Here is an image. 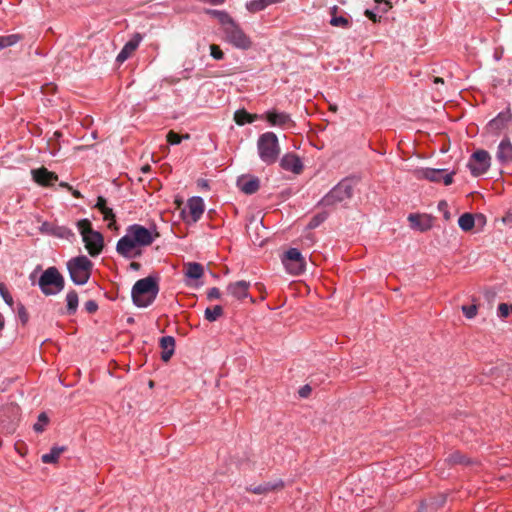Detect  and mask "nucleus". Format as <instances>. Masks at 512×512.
Wrapping results in <instances>:
<instances>
[{
  "mask_svg": "<svg viewBox=\"0 0 512 512\" xmlns=\"http://www.w3.org/2000/svg\"><path fill=\"white\" fill-rule=\"evenodd\" d=\"M214 15L221 24L223 39L226 42L241 50H248L252 47L250 37L246 35L240 25L236 23L226 12L214 11Z\"/></svg>",
  "mask_w": 512,
  "mask_h": 512,
  "instance_id": "1",
  "label": "nucleus"
},
{
  "mask_svg": "<svg viewBox=\"0 0 512 512\" xmlns=\"http://www.w3.org/2000/svg\"><path fill=\"white\" fill-rule=\"evenodd\" d=\"M158 292L159 286L153 277L140 279L132 288L133 303L138 307H147L156 299Z\"/></svg>",
  "mask_w": 512,
  "mask_h": 512,
  "instance_id": "2",
  "label": "nucleus"
},
{
  "mask_svg": "<svg viewBox=\"0 0 512 512\" xmlns=\"http://www.w3.org/2000/svg\"><path fill=\"white\" fill-rule=\"evenodd\" d=\"M77 227L89 255L92 257L98 256L104 247V239L102 234L93 230L92 224L88 219L79 220L77 222Z\"/></svg>",
  "mask_w": 512,
  "mask_h": 512,
  "instance_id": "3",
  "label": "nucleus"
},
{
  "mask_svg": "<svg viewBox=\"0 0 512 512\" xmlns=\"http://www.w3.org/2000/svg\"><path fill=\"white\" fill-rule=\"evenodd\" d=\"M257 149L260 159L267 165L275 163L280 154L278 138L273 132H266L259 136Z\"/></svg>",
  "mask_w": 512,
  "mask_h": 512,
  "instance_id": "4",
  "label": "nucleus"
},
{
  "mask_svg": "<svg viewBox=\"0 0 512 512\" xmlns=\"http://www.w3.org/2000/svg\"><path fill=\"white\" fill-rule=\"evenodd\" d=\"M38 285L44 295L51 296L58 294L64 289L65 280L59 270L52 266L41 274Z\"/></svg>",
  "mask_w": 512,
  "mask_h": 512,
  "instance_id": "5",
  "label": "nucleus"
},
{
  "mask_svg": "<svg viewBox=\"0 0 512 512\" xmlns=\"http://www.w3.org/2000/svg\"><path fill=\"white\" fill-rule=\"evenodd\" d=\"M71 280L77 285H84L88 282L93 263L86 256L72 258L67 263Z\"/></svg>",
  "mask_w": 512,
  "mask_h": 512,
  "instance_id": "6",
  "label": "nucleus"
},
{
  "mask_svg": "<svg viewBox=\"0 0 512 512\" xmlns=\"http://www.w3.org/2000/svg\"><path fill=\"white\" fill-rule=\"evenodd\" d=\"M353 183L349 179L339 182L330 192L321 200L323 206H334L343 203L353 196Z\"/></svg>",
  "mask_w": 512,
  "mask_h": 512,
  "instance_id": "7",
  "label": "nucleus"
},
{
  "mask_svg": "<svg viewBox=\"0 0 512 512\" xmlns=\"http://www.w3.org/2000/svg\"><path fill=\"white\" fill-rule=\"evenodd\" d=\"M127 232L138 246L143 247L150 246L160 236L155 228L150 230L139 224L130 225L127 228Z\"/></svg>",
  "mask_w": 512,
  "mask_h": 512,
  "instance_id": "8",
  "label": "nucleus"
},
{
  "mask_svg": "<svg viewBox=\"0 0 512 512\" xmlns=\"http://www.w3.org/2000/svg\"><path fill=\"white\" fill-rule=\"evenodd\" d=\"M282 263L287 272L293 275L301 274L305 269V259L297 248H290L283 256Z\"/></svg>",
  "mask_w": 512,
  "mask_h": 512,
  "instance_id": "9",
  "label": "nucleus"
},
{
  "mask_svg": "<svg viewBox=\"0 0 512 512\" xmlns=\"http://www.w3.org/2000/svg\"><path fill=\"white\" fill-rule=\"evenodd\" d=\"M491 157L486 150H477L471 156L468 167L473 176H479L487 172L490 167Z\"/></svg>",
  "mask_w": 512,
  "mask_h": 512,
  "instance_id": "10",
  "label": "nucleus"
},
{
  "mask_svg": "<svg viewBox=\"0 0 512 512\" xmlns=\"http://www.w3.org/2000/svg\"><path fill=\"white\" fill-rule=\"evenodd\" d=\"M31 173L33 180L41 186L49 187L58 181V175L45 167L33 169Z\"/></svg>",
  "mask_w": 512,
  "mask_h": 512,
  "instance_id": "11",
  "label": "nucleus"
},
{
  "mask_svg": "<svg viewBox=\"0 0 512 512\" xmlns=\"http://www.w3.org/2000/svg\"><path fill=\"white\" fill-rule=\"evenodd\" d=\"M142 40V36L139 33H136L122 48L120 53L116 57V61L118 63L125 62L138 48L140 42Z\"/></svg>",
  "mask_w": 512,
  "mask_h": 512,
  "instance_id": "12",
  "label": "nucleus"
},
{
  "mask_svg": "<svg viewBox=\"0 0 512 512\" xmlns=\"http://www.w3.org/2000/svg\"><path fill=\"white\" fill-rule=\"evenodd\" d=\"M511 118H512L511 109L507 108L505 111L500 112L494 119H492L488 123L487 127L491 132L498 134L501 130H503L507 126V124L511 120Z\"/></svg>",
  "mask_w": 512,
  "mask_h": 512,
  "instance_id": "13",
  "label": "nucleus"
},
{
  "mask_svg": "<svg viewBox=\"0 0 512 512\" xmlns=\"http://www.w3.org/2000/svg\"><path fill=\"white\" fill-rule=\"evenodd\" d=\"M250 288V282L245 280L236 281L233 283H230L226 291L229 295L232 297L242 300L248 296V290Z\"/></svg>",
  "mask_w": 512,
  "mask_h": 512,
  "instance_id": "14",
  "label": "nucleus"
},
{
  "mask_svg": "<svg viewBox=\"0 0 512 512\" xmlns=\"http://www.w3.org/2000/svg\"><path fill=\"white\" fill-rule=\"evenodd\" d=\"M280 166L284 170L291 171L295 174H299L303 169L301 160L293 153L285 154L280 161Z\"/></svg>",
  "mask_w": 512,
  "mask_h": 512,
  "instance_id": "15",
  "label": "nucleus"
},
{
  "mask_svg": "<svg viewBox=\"0 0 512 512\" xmlns=\"http://www.w3.org/2000/svg\"><path fill=\"white\" fill-rule=\"evenodd\" d=\"M237 186L243 193L251 195L258 191L260 181L257 177L241 176L237 180Z\"/></svg>",
  "mask_w": 512,
  "mask_h": 512,
  "instance_id": "16",
  "label": "nucleus"
},
{
  "mask_svg": "<svg viewBox=\"0 0 512 512\" xmlns=\"http://www.w3.org/2000/svg\"><path fill=\"white\" fill-rule=\"evenodd\" d=\"M135 246H138L136 242L131 239L130 234L127 232L126 235L121 237L116 245V251L119 255L131 259V251Z\"/></svg>",
  "mask_w": 512,
  "mask_h": 512,
  "instance_id": "17",
  "label": "nucleus"
},
{
  "mask_svg": "<svg viewBox=\"0 0 512 512\" xmlns=\"http://www.w3.org/2000/svg\"><path fill=\"white\" fill-rule=\"evenodd\" d=\"M187 207L189 217L193 222H197L204 212V202L201 197H192L188 200Z\"/></svg>",
  "mask_w": 512,
  "mask_h": 512,
  "instance_id": "18",
  "label": "nucleus"
},
{
  "mask_svg": "<svg viewBox=\"0 0 512 512\" xmlns=\"http://www.w3.org/2000/svg\"><path fill=\"white\" fill-rule=\"evenodd\" d=\"M267 121L273 126L288 127L293 125L290 116L284 112L270 111L266 114Z\"/></svg>",
  "mask_w": 512,
  "mask_h": 512,
  "instance_id": "19",
  "label": "nucleus"
},
{
  "mask_svg": "<svg viewBox=\"0 0 512 512\" xmlns=\"http://www.w3.org/2000/svg\"><path fill=\"white\" fill-rule=\"evenodd\" d=\"M42 230L50 235L67 240L74 237V233L72 232V230L65 226H55L49 223H43Z\"/></svg>",
  "mask_w": 512,
  "mask_h": 512,
  "instance_id": "20",
  "label": "nucleus"
},
{
  "mask_svg": "<svg viewBox=\"0 0 512 512\" xmlns=\"http://www.w3.org/2000/svg\"><path fill=\"white\" fill-rule=\"evenodd\" d=\"M160 347L162 348L161 359L168 362L175 350V339L172 336H164L160 339Z\"/></svg>",
  "mask_w": 512,
  "mask_h": 512,
  "instance_id": "21",
  "label": "nucleus"
},
{
  "mask_svg": "<svg viewBox=\"0 0 512 512\" xmlns=\"http://www.w3.org/2000/svg\"><path fill=\"white\" fill-rule=\"evenodd\" d=\"M408 220L413 228L420 231L429 230L432 226L431 218L427 215L410 214Z\"/></svg>",
  "mask_w": 512,
  "mask_h": 512,
  "instance_id": "22",
  "label": "nucleus"
},
{
  "mask_svg": "<svg viewBox=\"0 0 512 512\" xmlns=\"http://www.w3.org/2000/svg\"><path fill=\"white\" fill-rule=\"evenodd\" d=\"M496 156L501 163H507L512 160V144L508 139H503L500 142Z\"/></svg>",
  "mask_w": 512,
  "mask_h": 512,
  "instance_id": "23",
  "label": "nucleus"
},
{
  "mask_svg": "<svg viewBox=\"0 0 512 512\" xmlns=\"http://www.w3.org/2000/svg\"><path fill=\"white\" fill-rule=\"evenodd\" d=\"M445 170L443 169H432V168H426L421 169L416 172V177L418 179H427L431 182H440L442 179V174Z\"/></svg>",
  "mask_w": 512,
  "mask_h": 512,
  "instance_id": "24",
  "label": "nucleus"
},
{
  "mask_svg": "<svg viewBox=\"0 0 512 512\" xmlns=\"http://www.w3.org/2000/svg\"><path fill=\"white\" fill-rule=\"evenodd\" d=\"M283 0H250L246 3V9L250 13H257L272 4L281 3Z\"/></svg>",
  "mask_w": 512,
  "mask_h": 512,
  "instance_id": "25",
  "label": "nucleus"
},
{
  "mask_svg": "<svg viewBox=\"0 0 512 512\" xmlns=\"http://www.w3.org/2000/svg\"><path fill=\"white\" fill-rule=\"evenodd\" d=\"M283 487L282 481H277L275 483L267 482L264 484H260L257 486H251L247 488L248 491L254 493V494H266L270 491L279 489Z\"/></svg>",
  "mask_w": 512,
  "mask_h": 512,
  "instance_id": "26",
  "label": "nucleus"
},
{
  "mask_svg": "<svg viewBox=\"0 0 512 512\" xmlns=\"http://www.w3.org/2000/svg\"><path fill=\"white\" fill-rule=\"evenodd\" d=\"M446 502V497L444 495H439L435 499H430L421 503L419 507V512H428L430 510H437L444 505Z\"/></svg>",
  "mask_w": 512,
  "mask_h": 512,
  "instance_id": "27",
  "label": "nucleus"
},
{
  "mask_svg": "<svg viewBox=\"0 0 512 512\" xmlns=\"http://www.w3.org/2000/svg\"><path fill=\"white\" fill-rule=\"evenodd\" d=\"M78 294L75 290H71L66 295V314L74 315L78 308Z\"/></svg>",
  "mask_w": 512,
  "mask_h": 512,
  "instance_id": "28",
  "label": "nucleus"
},
{
  "mask_svg": "<svg viewBox=\"0 0 512 512\" xmlns=\"http://www.w3.org/2000/svg\"><path fill=\"white\" fill-rule=\"evenodd\" d=\"M256 119H258V115L257 114H250V113H248L244 109L237 110L234 113V121L236 122V124H238L240 126H242V125H244L246 123H252Z\"/></svg>",
  "mask_w": 512,
  "mask_h": 512,
  "instance_id": "29",
  "label": "nucleus"
},
{
  "mask_svg": "<svg viewBox=\"0 0 512 512\" xmlns=\"http://www.w3.org/2000/svg\"><path fill=\"white\" fill-rule=\"evenodd\" d=\"M338 7L334 6L331 8V20L330 24L334 27L347 28L350 24V19L345 16L337 15Z\"/></svg>",
  "mask_w": 512,
  "mask_h": 512,
  "instance_id": "30",
  "label": "nucleus"
},
{
  "mask_svg": "<svg viewBox=\"0 0 512 512\" xmlns=\"http://www.w3.org/2000/svg\"><path fill=\"white\" fill-rule=\"evenodd\" d=\"M204 272L203 266L196 262L187 263L185 265V275L191 279H199Z\"/></svg>",
  "mask_w": 512,
  "mask_h": 512,
  "instance_id": "31",
  "label": "nucleus"
},
{
  "mask_svg": "<svg viewBox=\"0 0 512 512\" xmlns=\"http://www.w3.org/2000/svg\"><path fill=\"white\" fill-rule=\"evenodd\" d=\"M23 39L21 34H9L5 36H0V51L14 46L19 43Z\"/></svg>",
  "mask_w": 512,
  "mask_h": 512,
  "instance_id": "32",
  "label": "nucleus"
},
{
  "mask_svg": "<svg viewBox=\"0 0 512 512\" xmlns=\"http://www.w3.org/2000/svg\"><path fill=\"white\" fill-rule=\"evenodd\" d=\"M458 225L465 232L472 230L475 225V218H474L473 214H471V213L462 214L458 219Z\"/></svg>",
  "mask_w": 512,
  "mask_h": 512,
  "instance_id": "33",
  "label": "nucleus"
},
{
  "mask_svg": "<svg viewBox=\"0 0 512 512\" xmlns=\"http://www.w3.org/2000/svg\"><path fill=\"white\" fill-rule=\"evenodd\" d=\"M65 451V447H53L49 453L43 454L41 460L43 463H56L60 455Z\"/></svg>",
  "mask_w": 512,
  "mask_h": 512,
  "instance_id": "34",
  "label": "nucleus"
},
{
  "mask_svg": "<svg viewBox=\"0 0 512 512\" xmlns=\"http://www.w3.org/2000/svg\"><path fill=\"white\" fill-rule=\"evenodd\" d=\"M224 311L222 306L216 305L205 309L204 317L209 322H214L223 315Z\"/></svg>",
  "mask_w": 512,
  "mask_h": 512,
  "instance_id": "35",
  "label": "nucleus"
},
{
  "mask_svg": "<svg viewBox=\"0 0 512 512\" xmlns=\"http://www.w3.org/2000/svg\"><path fill=\"white\" fill-rule=\"evenodd\" d=\"M446 461L452 465H470L472 463V461L466 455L460 453L459 451L450 454Z\"/></svg>",
  "mask_w": 512,
  "mask_h": 512,
  "instance_id": "36",
  "label": "nucleus"
},
{
  "mask_svg": "<svg viewBox=\"0 0 512 512\" xmlns=\"http://www.w3.org/2000/svg\"><path fill=\"white\" fill-rule=\"evenodd\" d=\"M100 212L103 215V219L105 221L109 222L108 228L109 229L115 228L116 221H115V214H114L113 210L111 208L107 207L106 209L101 210Z\"/></svg>",
  "mask_w": 512,
  "mask_h": 512,
  "instance_id": "37",
  "label": "nucleus"
},
{
  "mask_svg": "<svg viewBox=\"0 0 512 512\" xmlns=\"http://www.w3.org/2000/svg\"><path fill=\"white\" fill-rule=\"evenodd\" d=\"M183 138L188 139L189 138V134H186L184 136H180L179 134H177L176 132L171 130V131H169L167 133V136H166L167 142L172 144V145L180 144Z\"/></svg>",
  "mask_w": 512,
  "mask_h": 512,
  "instance_id": "38",
  "label": "nucleus"
},
{
  "mask_svg": "<svg viewBox=\"0 0 512 512\" xmlns=\"http://www.w3.org/2000/svg\"><path fill=\"white\" fill-rule=\"evenodd\" d=\"M49 419L45 413H41L38 416L37 423L34 424L33 428L36 432H43L44 426L48 423Z\"/></svg>",
  "mask_w": 512,
  "mask_h": 512,
  "instance_id": "39",
  "label": "nucleus"
},
{
  "mask_svg": "<svg viewBox=\"0 0 512 512\" xmlns=\"http://www.w3.org/2000/svg\"><path fill=\"white\" fill-rule=\"evenodd\" d=\"M17 314L22 324L25 325L29 320V314L22 303L17 305Z\"/></svg>",
  "mask_w": 512,
  "mask_h": 512,
  "instance_id": "40",
  "label": "nucleus"
},
{
  "mask_svg": "<svg viewBox=\"0 0 512 512\" xmlns=\"http://www.w3.org/2000/svg\"><path fill=\"white\" fill-rule=\"evenodd\" d=\"M0 295L2 296L3 300L7 305H9L10 307L13 305V298L8 292L4 283H0Z\"/></svg>",
  "mask_w": 512,
  "mask_h": 512,
  "instance_id": "41",
  "label": "nucleus"
},
{
  "mask_svg": "<svg viewBox=\"0 0 512 512\" xmlns=\"http://www.w3.org/2000/svg\"><path fill=\"white\" fill-rule=\"evenodd\" d=\"M462 312L468 319H472L477 315V306L476 305H463Z\"/></svg>",
  "mask_w": 512,
  "mask_h": 512,
  "instance_id": "42",
  "label": "nucleus"
},
{
  "mask_svg": "<svg viewBox=\"0 0 512 512\" xmlns=\"http://www.w3.org/2000/svg\"><path fill=\"white\" fill-rule=\"evenodd\" d=\"M327 218V214L326 213H320L316 216H314L311 221L309 222V227L310 228H316L317 226H319L325 219Z\"/></svg>",
  "mask_w": 512,
  "mask_h": 512,
  "instance_id": "43",
  "label": "nucleus"
},
{
  "mask_svg": "<svg viewBox=\"0 0 512 512\" xmlns=\"http://www.w3.org/2000/svg\"><path fill=\"white\" fill-rule=\"evenodd\" d=\"M210 54L216 60H221L224 57L223 51L216 44L210 45Z\"/></svg>",
  "mask_w": 512,
  "mask_h": 512,
  "instance_id": "44",
  "label": "nucleus"
},
{
  "mask_svg": "<svg viewBox=\"0 0 512 512\" xmlns=\"http://www.w3.org/2000/svg\"><path fill=\"white\" fill-rule=\"evenodd\" d=\"M438 209L439 211H441L443 213V217L445 218V220H450L451 219V214L448 210V203L444 200L440 201L438 203Z\"/></svg>",
  "mask_w": 512,
  "mask_h": 512,
  "instance_id": "45",
  "label": "nucleus"
},
{
  "mask_svg": "<svg viewBox=\"0 0 512 512\" xmlns=\"http://www.w3.org/2000/svg\"><path fill=\"white\" fill-rule=\"evenodd\" d=\"M510 306L506 303H501L498 306V314L501 318H506L509 315Z\"/></svg>",
  "mask_w": 512,
  "mask_h": 512,
  "instance_id": "46",
  "label": "nucleus"
},
{
  "mask_svg": "<svg viewBox=\"0 0 512 512\" xmlns=\"http://www.w3.org/2000/svg\"><path fill=\"white\" fill-rule=\"evenodd\" d=\"M84 307L88 313H95L98 310V304L94 300L86 301Z\"/></svg>",
  "mask_w": 512,
  "mask_h": 512,
  "instance_id": "47",
  "label": "nucleus"
},
{
  "mask_svg": "<svg viewBox=\"0 0 512 512\" xmlns=\"http://www.w3.org/2000/svg\"><path fill=\"white\" fill-rule=\"evenodd\" d=\"M207 297L209 300L219 299L221 297V292L218 288L213 287L208 291Z\"/></svg>",
  "mask_w": 512,
  "mask_h": 512,
  "instance_id": "48",
  "label": "nucleus"
},
{
  "mask_svg": "<svg viewBox=\"0 0 512 512\" xmlns=\"http://www.w3.org/2000/svg\"><path fill=\"white\" fill-rule=\"evenodd\" d=\"M95 208H97L99 211L104 210L107 208V201L104 197L99 196L97 198V203L95 205Z\"/></svg>",
  "mask_w": 512,
  "mask_h": 512,
  "instance_id": "49",
  "label": "nucleus"
},
{
  "mask_svg": "<svg viewBox=\"0 0 512 512\" xmlns=\"http://www.w3.org/2000/svg\"><path fill=\"white\" fill-rule=\"evenodd\" d=\"M312 389L309 385H305L303 387L300 388L299 390V395L302 397V398H306L310 395Z\"/></svg>",
  "mask_w": 512,
  "mask_h": 512,
  "instance_id": "50",
  "label": "nucleus"
},
{
  "mask_svg": "<svg viewBox=\"0 0 512 512\" xmlns=\"http://www.w3.org/2000/svg\"><path fill=\"white\" fill-rule=\"evenodd\" d=\"M365 16L367 18H369L371 21H373L374 23H377L380 21V17H378L373 11L371 10H365Z\"/></svg>",
  "mask_w": 512,
  "mask_h": 512,
  "instance_id": "51",
  "label": "nucleus"
},
{
  "mask_svg": "<svg viewBox=\"0 0 512 512\" xmlns=\"http://www.w3.org/2000/svg\"><path fill=\"white\" fill-rule=\"evenodd\" d=\"M375 2L377 4H383L384 6H381L380 10L383 12V13H386L392 6L390 4V2L386 1V0H375Z\"/></svg>",
  "mask_w": 512,
  "mask_h": 512,
  "instance_id": "52",
  "label": "nucleus"
},
{
  "mask_svg": "<svg viewBox=\"0 0 512 512\" xmlns=\"http://www.w3.org/2000/svg\"><path fill=\"white\" fill-rule=\"evenodd\" d=\"M141 246H135L134 249L131 251V259L132 258H139L142 255V250L140 249Z\"/></svg>",
  "mask_w": 512,
  "mask_h": 512,
  "instance_id": "53",
  "label": "nucleus"
},
{
  "mask_svg": "<svg viewBox=\"0 0 512 512\" xmlns=\"http://www.w3.org/2000/svg\"><path fill=\"white\" fill-rule=\"evenodd\" d=\"M452 174H446L445 176L442 175V179H443V182L446 186L452 184L453 182V178H452Z\"/></svg>",
  "mask_w": 512,
  "mask_h": 512,
  "instance_id": "54",
  "label": "nucleus"
},
{
  "mask_svg": "<svg viewBox=\"0 0 512 512\" xmlns=\"http://www.w3.org/2000/svg\"><path fill=\"white\" fill-rule=\"evenodd\" d=\"M130 268L132 270L138 271L141 268V264L138 263V262H131L130 263Z\"/></svg>",
  "mask_w": 512,
  "mask_h": 512,
  "instance_id": "55",
  "label": "nucleus"
},
{
  "mask_svg": "<svg viewBox=\"0 0 512 512\" xmlns=\"http://www.w3.org/2000/svg\"><path fill=\"white\" fill-rule=\"evenodd\" d=\"M59 186L67 190H72V186H70L67 182H60Z\"/></svg>",
  "mask_w": 512,
  "mask_h": 512,
  "instance_id": "56",
  "label": "nucleus"
},
{
  "mask_svg": "<svg viewBox=\"0 0 512 512\" xmlns=\"http://www.w3.org/2000/svg\"><path fill=\"white\" fill-rule=\"evenodd\" d=\"M72 195L75 197V198H81L82 197V194L78 191V190H75L72 188V190H70Z\"/></svg>",
  "mask_w": 512,
  "mask_h": 512,
  "instance_id": "57",
  "label": "nucleus"
},
{
  "mask_svg": "<svg viewBox=\"0 0 512 512\" xmlns=\"http://www.w3.org/2000/svg\"><path fill=\"white\" fill-rule=\"evenodd\" d=\"M5 326V319L4 316L0 313V331L3 330Z\"/></svg>",
  "mask_w": 512,
  "mask_h": 512,
  "instance_id": "58",
  "label": "nucleus"
},
{
  "mask_svg": "<svg viewBox=\"0 0 512 512\" xmlns=\"http://www.w3.org/2000/svg\"><path fill=\"white\" fill-rule=\"evenodd\" d=\"M150 170H151L150 165H144V166L141 168V171H142L143 173H148Z\"/></svg>",
  "mask_w": 512,
  "mask_h": 512,
  "instance_id": "59",
  "label": "nucleus"
},
{
  "mask_svg": "<svg viewBox=\"0 0 512 512\" xmlns=\"http://www.w3.org/2000/svg\"><path fill=\"white\" fill-rule=\"evenodd\" d=\"M434 83H436V84H437V83H443V79H442V78H440V77H436V78L434 79Z\"/></svg>",
  "mask_w": 512,
  "mask_h": 512,
  "instance_id": "60",
  "label": "nucleus"
},
{
  "mask_svg": "<svg viewBox=\"0 0 512 512\" xmlns=\"http://www.w3.org/2000/svg\"><path fill=\"white\" fill-rule=\"evenodd\" d=\"M511 312H512V305L510 306Z\"/></svg>",
  "mask_w": 512,
  "mask_h": 512,
  "instance_id": "61",
  "label": "nucleus"
}]
</instances>
